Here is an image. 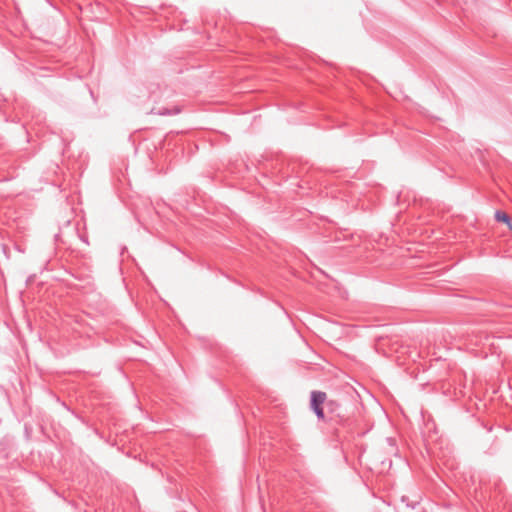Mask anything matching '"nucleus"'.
Segmentation results:
<instances>
[{
  "label": "nucleus",
  "instance_id": "1",
  "mask_svg": "<svg viewBox=\"0 0 512 512\" xmlns=\"http://www.w3.org/2000/svg\"><path fill=\"white\" fill-rule=\"evenodd\" d=\"M326 400L327 395L325 392L316 390L311 392L310 408L316 414L318 419H324L323 405L325 403L328 407H331V409H333V406L335 405L334 401L326 402Z\"/></svg>",
  "mask_w": 512,
  "mask_h": 512
},
{
  "label": "nucleus",
  "instance_id": "2",
  "mask_svg": "<svg viewBox=\"0 0 512 512\" xmlns=\"http://www.w3.org/2000/svg\"><path fill=\"white\" fill-rule=\"evenodd\" d=\"M496 219L498 221H502V222H506V223H509V221H510L509 216L506 213L501 212V211L496 212Z\"/></svg>",
  "mask_w": 512,
  "mask_h": 512
},
{
  "label": "nucleus",
  "instance_id": "3",
  "mask_svg": "<svg viewBox=\"0 0 512 512\" xmlns=\"http://www.w3.org/2000/svg\"><path fill=\"white\" fill-rule=\"evenodd\" d=\"M179 112H180V110L178 108H175L173 111H170V110L164 108V109L159 110L158 114L159 115H172V114H177Z\"/></svg>",
  "mask_w": 512,
  "mask_h": 512
}]
</instances>
